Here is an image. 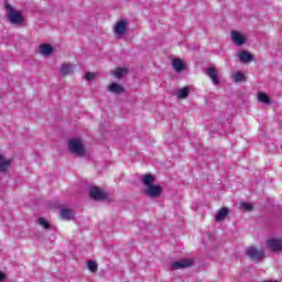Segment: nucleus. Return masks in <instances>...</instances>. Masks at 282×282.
I'll return each instance as SVG.
<instances>
[{"label":"nucleus","instance_id":"17","mask_svg":"<svg viewBox=\"0 0 282 282\" xmlns=\"http://www.w3.org/2000/svg\"><path fill=\"white\" fill-rule=\"evenodd\" d=\"M188 94H191V88L188 86L181 88L177 93V98L180 100H184L185 98H188Z\"/></svg>","mask_w":282,"mask_h":282},{"label":"nucleus","instance_id":"15","mask_svg":"<svg viewBox=\"0 0 282 282\" xmlns=\"http://www.w3.org/2000/svg\"><path fill=\"white\" fill-rule=\"evenodd\" d=\"M61 74H63V76L74 74V66L72 64H63L61 67Z\"/></svg>","mask_w":282,"mask_h":282},{"label":"nucleus","instance_id":"14","mask_svg":"<svg viewBox=\"0 0 282 282\" xmlns=\"http://www.w3.org/2000/svg\"><path fill=\"white\" fill-rule=\"evenodd\" d=\"M228 208L223 207L220 208L217 214H216V221H224V219H226V217H228Z\"/></svg>","mask_w":282,"mask_h":282},{"label":"nucleus","instance_id":"27","mask_svg":"<svg viewBox=\"0 0 282 282\" xmlns=\"http://www.w3.org/2000/svg\"><path fill=\"white\" fill-rule=\"evenodd\" d=\"M0 281H6V274L2 271H0Z\"/></svg>","mask_w":282,"mask_h":282},{"label":"nucleus","instance_id":"26","mask_svg":"<svg viewBox=\"0 0 282 282\" xmlns=\"http://www.w3.org/2000/svg\"><path fill=\"white\" fill-rule=\"evenodd\" d=\"M94 78H95V75H94V73H86V80H94Z\"/></svg>","mask_w":282,"mask_h":282},{"label":"nucleus","instance_id":"22","mask_svg":"<svg viewBox=\"0 0 282 282\" xmlns=\"http://www.w3.org/2000/svg\"><path fill=\"white\" fill-rule=\"evenodd\" d=\"M61 217H62V219H72V210L70 209H67V208H63L62 210H61Z\"/></svg>","mask_w":282,"mask_h":282},{"label":"nucleus","instance_id":"20","mask_svg":"<svg viewBox=\"0 0 282 282\" xmlns=\"http://www.w3.org/2000/svg\"><path fill=\"white\" fill-rule=\"evenodd\" d=\"M124 74H129V69L128 68H117L113 72V76H116V78H122Z\"/></svg>","mask_w":282,"mask_h":282},{"label":"nucleus","instance_id":"24","mask_svg":"<svg viewBox=\"0 0 282 282\" xmlns=\"http://www.w3.org/2000/svg\"><path fill=\"white\" fill-rule=\"evenodd\" d=\"M39 224H40V226H43L45 228V230H50V228H51L50 223L45 218H40Z\"/></svg>","mask_w":282,"mask_h":282},{"label":"nucleus","instance_id":"4","mask_svg":"<svg viewBox=\"0 0 282 282\" xmlns=\"http://www.w3.org/2000/svg\"><path fill=\"white\" fill-rule=\"evenodd\" d=\"M246 254L251 261H262L265 257V251L263 249L258 250L256 247H248L246 249Z\"/></svg>","mask_w":282,"mask_h":282},{"label":"nucleus","instance_id":"23","mask_svg":"<svg viewBox=\"0 0 282 282\" xmlns=\"http://www.w3.org/2000/svg\"><path fill=\"white\" fill-rule=\"evenodd\" d=\"M87 268L91 272H98V263L96 261H88Z\"/></svg>","mask_w":282,"mask_h":282},{"label":"nucleus","instance_id":"1","mask_svg":"<svg viewBox=\"0 0 282 282\" xmlns=\"http://www.w3.org/2000/svg\"><path fill=\"white\" fill-rule=\"evenodd\" d=\"M141 182L147 188L144 189V193L148 197H160L162 195V186L154 185L155 176L153 174H145L142 176Z\"/></svg>","mask_w":282,"mask_h":282},{"label":"nucleus","instance_id":"21","mask_svg":"<svg viewBox=\"0 0 282 282\" xmlns=\"http://www.w3.org/2000/svg\"><path fill=\"white\" fill-rule=\"evenodd\" d=\"M232 78H234L235 83H243V80H246V76L241 72L235 73L232 75Z\"/></svg>","mask_w":282,"mask_h":282},{"label":"nucleus","instance_id":"16","mask_svg":"<svg viewBox=\"0 0 282 282\" xmlns=\"http://www.w3.org/2000/svg\"><path fill=\"white\" fill-rule=\"evenodd\" d=\"M172 67L175 69V72H184V62H182L180 58L173 59Z\"/></svg>","mask_w":282,"mask_h":282},{"label":"nucleus","instance_id":"6","mask_svg":"<svg viewBox=\"0 0 282 282\" xmlns=\"http://www.w3.org/2000/svg\"><path fill=\"white\" fill-rule=\"evenodd\" d=\"M193 265V260L182 259L174 261L170 264V270H184V268H191Z\"/></svg>","mask_w":282,"mask_h":282},{"label":"nucleus","instance_id":"28","mask_svg":"<svg viewBox=\"0 0 282 282\" xmlns=\"http://www.w3.org/2000/svg\"><path fill=\"white\" fill-rule=\"evenodd\" d=\"M3 160H6V159H3V155L0 154V162H2Z\"/></svg>","mask_w":282,"mask_h":282},{"label":"nucleus","instance_id":"7","mask_svg":"<svg viewBox=\"0 0 282 282\" xmlns=\"http://www.w3.org/2000/svg\"><path fill=\"white\" fill-rule=\"evenodd\" d=\"M89 195L91 199H95V202H102L104 199H107L106 192L100 189L99 187H91L89 191Z\"/></svg>","mask_w":282,"mask_h":282},{"label":"nucleus","instance_id":"2","mask_svg":"<svg viewBox=\"0 0 282 282\" xmlns=\"http://www.w3.org/2000/svg\"><path fill=\"white\" fill-rule=\"evenodd\" d=\"M7 18L13 25H21L23 23V15L19 11H14L12 6L6 4Z\"/></svg>","mask_w":282,"mask_h":282},{"label":"nucleus","instance_id":"8","mask_svg":"<svg viewBox=\"0 0 282 282\" xmlns=\"http://www.w3.org/2000/svg\"><path fill=\"white\" fill-rule=\"evenodd\" d=\"M231 40L236 45L246 44V36H243L239 31H231Z\"/></svg>","mask_w":282,"mask_h":282},{"label":"nucleus","instance_id":"11","mask_svg":"<svg viewBox=\"0 0 282 282\" xmlns=\"http://www.w3.org/2000/svg\"><path fill=\"white\" fill-rule=\"evenodd\" d=\"M54 48L50 44H41L40 45V53L42 56H52Z\"/></svg>","mask_w":282,"mask_h":282},{"label":"nucleus","instance_id":"19","mask_svg":"<svg viewBox=\"0 0 282 282\" xmlns=\"http://www.w3.org/2000/svg\"><path fill=\"white\" fill-rule=\"evenodd\" d=\"M12 163V160H2L0 161V172L6 173L8 169L10 167V164Z\"/></svg>","mask_w":282,"mask_h":282},{"label":"nucleus","instance_id":"10","mask_svg":"<svg viewBox=\"0 0 282 282\" xmlns=\"http://www.w3.org/2000/svg\"><path fill=\"white\" fill-rule=\"evenodd\" d=\"M115 32L119 36H122V34H124V32H127V21L121 20V21L117 22V24L115 26Z\"/></svg>","mask_w":282,"mask_h":282},{"label":"nucleus","instance_id":"12","mask_svg":"<svg viewBox=\"0 0 282 282\" xmlns=\"http://www.w3.org/2000/svg\"><path fill=\"white\" fill-rule=\"evenodd\" d=\"M108 91L111 94H124V87L118 83H112L110 86H108Z\"/></svg>","mask_w":282,"mask_h":282},{"label":"nucleus","instance_id":"18","mask_svg":"<svg viewBox=\"0 0 282 282\" xmlns=\"http://www.w3.org/2000/svg\"><path fill=\"white\" fill-rule=\"evenodd\" d=\"M258 100L262 102V105H271L272 102L265 93H258Z\"/></svg>","mask_w":282,"mask_h":282},{"label":"nucleus","instance_id":"5","mask_svg":"<svg viewBox=\"0 0 282 282\" xmlns=\"http://www.w3.org/2000/svg\"><path fill=\"white\" fill-rule=\"evenodd\" d=\"M267 248L271 252H281L282 251V239L281 238H270L267 240Z\"/></svg>","mask_w":282,"mask_h":282},{"label":"nucleus","instance_id":"3","mask_svg":"<svg viewBox=\"0 0 282 282\" xmlns=\"http://www.w3.org/2000/svg\"><path fill=\"white\" fill-rule=\"evenodd\" d=\"M68 149L70 153L78 155V158H83L85 155V145L79 139H70L68 142Z\"/></svg>","mask_w":282,"mask_h":282},{"label":"nucleus","instance_id":"13","mask_svg":"<svg viewBox=\"0 0 282 282\" xmlns=\"http://www.w3.org/2000/svg\"><path fill=\"white\" fill-rule=\"evenodd\" d=\"M238 58H240L241 63H251V61H253L252 54L248 51H241L238 54Z\"/></svg>","mask_w":282,"mask_h":282},{"label":"nucleus","instance_id":"9","mask_svg":"<svg viewBox=\"0 0 282 282\" xmlns=\"http://www.w3.org/2000/svg\"><path fill=\"white\" fill-rule=\"evenodd\" d=\"M206 74L210 78L214 85H219V76L217 75V68L209 67L207 68Z\"/></svg>","mask_w":282,"mask_h":282},{"label":"nucleus","instance_id":"25","mask_svg":"<svg viewBox=\"0 0 282 282\" xmlns=\"http://www.w3.org/2000/svg\"><path fill=\"white\" fill-rule=\"evenodd\" d=\"M240 208H242V210H252V205L251 204H249V203H246V202H242L241 204H240Z\"/></svg>","mask_w":282,"mask_h":282}]
</instances>
